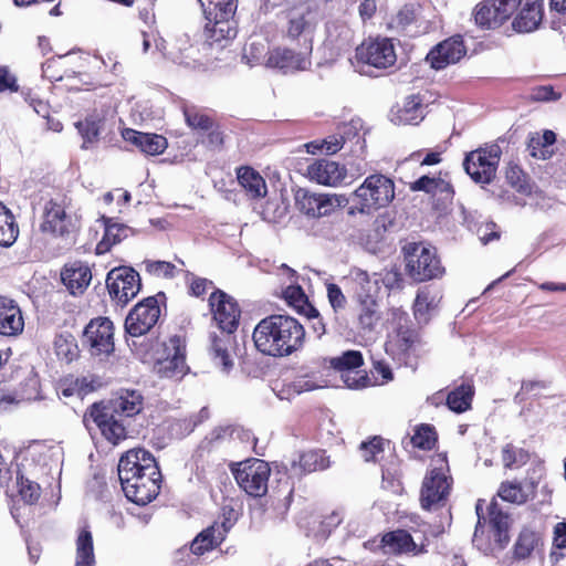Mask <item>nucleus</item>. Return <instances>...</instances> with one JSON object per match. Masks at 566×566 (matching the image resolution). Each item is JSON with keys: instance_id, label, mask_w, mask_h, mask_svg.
<instances>
[{"instance_id": "1", "label": "nucleus", "mask_w": 566, "mask_h": 566, "mask_svg": "<svg viewBox=\"0 0 566 566\" xmlns=\"http://www.w3.org/2000/svg\"><path fill=\"white\" fill-rule=\"evenodd\" d=\"M144 409V397L137 390L122 389L108 403L95 402L84 413L83 422L87 430L92 423L113 444L128 437V422Z\"/></svg>"}, {"instance_id": "2", "label": "nucleus", "mask_w": 566, "mask_h": 566, "mask_svg": "<svg viewBox=\"0 0 566 566\" xmlns=\"http://www.w3.org/2000/svg\"><path fill=\"white\" fill-rule=\"evenodd\" d=\"M118 478L128 501L150 503L159 493L161 473L154 455L145 449H132L120 457Z\"/></svg>"}, {"instance_id": "3", "label": "nucleus", "mask_w": 566, "mask_h": 566, "mask_svg": "<svg viewBox=\"0 0 566 566\" xmlns=\"http://www.w3.org/2000/svg\"><path fill=\"white\" fill-rule=\"evenodd\" d=\"M252 338L260 353L272 357H285L304 346L305 329L290 315L273 314L258 323Z\"/></svg>"}, {"instance_id": "4", "label": "nucleus", "mask_w": 566, "mask_h": 566, "mask_svg": "<svg viewBox=\"0 0 566 566\" xmlns=\"http://www.w3.org/2000/svg\"><path fill=\"white\" fill-rule=\"evenodd\" d=\"M203 10L206 25L203 36L210 46L223 48L237 35L234 14L238 0H198Z\"/></svg>"}, {"instance_id": "5", "label": "nucleus", "mask_w": 566, "mask_h": 566, "mask_svg": "<svg viewBox=\"0 0 566 566\" xmlns=\"http://www.w3.org/2000/svg\"><path fill=\"white\" fill-rule=\"evenodd\" d=\"M394 198V181L381 174L370 175L353 192L352 200L356 205L349 209L348 213L370 214L380 208L387 207Z\"/></svg>"}, {"instance_id": "6", "label": "nucleus", "mask_w": 566, "mask_h": 566, "mask_svg": "<svg viewBox=\"0 0 566 566\" xmlns=\"http://www.w3.org/2000/svg\"><path fill=\"white\" fill-rule=\"evenodd\" d=\"M406 270L416 282H424L441 276L443 266L436 250L422 242H409L402 248Z\"/></svg>"}, {"instance_id": "7", "label": "nucleus", "mask_w": 566, "mask_h": 566, "mask_svg": "<svg viewBox=\"0 0 566 566\" xmlns=\"http://www.w3.org/2000/svg\"><path fill=\"white\" fill-rule=\"evenodd\" d=\"M501 155L497 144L486 145L467 154L463 168L474 182L489 185L495 178Z\"/></svg>"}, {"instance_id": "8", "label": "nucleus", "mask_w": 566, "mask_h": 566, "mask_svg": "<svg viewBox=\"0 0 566 566\" xmlns=\"http://www.w3.org/2000/svg\"><path fill=\"white\" fill-rule=\"evenodd\" d=\"M238 485L250 496L261 497L268 492L271 469L268 462L249 459L231 468Z\"/></svg>"}, {"instance_id": "9", "label": "nucleus", "mask_w": 566, "mask_h": 566, "mask_svg": "<svg viewBox=\"0 0 566 566\" xmlns=\"http://www.w3.org/2000/svg\"><path fill=\"white\" fill-rule=\"evenodd\" d=\"M348 202L349 199L345 195L316 193L302 188L295 193L296 208L312 218L329 216L336 209L347 206Z\"/></svg>"}, {"instance_id": "10", "label": "nucleus", "mask_w": 566, "mask_h": 566, "mask_svg": "<svg viewBox=\"0 0 566 566\" xmlns=\"http://www.w3.org/2000/svg\"><path fill=\"white\" fill-rule=\"evenodd\" d=\"M391 317L395 327L387 336L385 350L392 358L401 359L418 342V334L408 326L409 318L406 312L392 308Z\"/></svg>"}, {"instance_id": "11", "label": "nucleus", "mask_w": 566, "mask_h": 566, "mask_svg": "<svg viewBox=\"0 0 566 566\" xmlns=\"http://www.w3.org/2000/svg\"><path fill=\"white\" fill-rule=\"evenodd\" d=\"M106 286L113 300L120 305H126L140 291L139 273L127 266L113 269L107 274Z\"/></svg>"}, {"instance_id": "12", "label": "nucleus", "mask_w": 566, "mask_h": 566, "mask_svg": "<svg viewBox=\"0 0 566 566\" xmlns=\"http://www.w3.org/2000/svg\"><path fill=\"white\" fill-rule=\"evenodd\" d=\"M452 479L442 469L430 470L421 485L420 503L423 510H437L446 505Z\"/></svg>"}, {"instance_id": "13", "label": "nucleus", "mask_w": 566, "mask_h": 566, "mask_svg": "<svg viewBox=\"0 0 566 566\" xmlns=\"http://www.w3.org/2000/svg\"><path fill=\"white\" fill-rule=\"evenodd\" d=\"M83 344L93 356L111 355L115 349L113 322L107 317L92 319L84 329Z\"/></svg>"}, {"instance_id": "14", "label": "nucleus", "mask_w": 566, "mask_h": 566, "mask_svg": "<svg viewBox=\"0 0 566 566\" xmlns=\"http://www.w3.org/2000/svg\"><path fill=\"white\" fill-rule=\"evenodd\" d=\"M160 316V308L157 298L146 297L134 306L125 319V331L133 337L148 333Z\"/></svg>"}, {"instance_id": "15", "label": "nucleus", "mask_w": 566, "mask_h": 566, "mask_svg": "<svg viewBox=\"0 0 566 566\" xmlns=\"http://www.w3.org/2000/svg\"><path fill=\"white\" fill-rule=\"evenodd\" d=\"M356 59L376 69H387L395 64L397 55L390 39L377 38L361 43L356 49Z\"/></svg>"}, {"instance_id": "16", "label": "nucleus", "mask_w": 566, "mask_h": 566, "mask_svg": "<svg viewBox=\"0 0 566 566\" xmlns=\"http://www.w3.org/2000/svg\"><path fill=\"white\" fill-rule=\"evenodd\" d=\"M306 42L307 44L304 50L297 53L286 48H276L269 51V55L265 60V66L270 69H277L284 74L307 70L312 64L311 53L313 45L307 39Z\"/></svg>"}, {"instance_id": "17", "label": "nucleus", "mask_w": 566, "mask_h": 566, "mask_svg": "<svg viewBox=\"0 0 566 566\" xmlns=\"http://www.w3.org/2000/svg\"><path fill=\"white\" fill-rule=\"evenodd\" d=\"M40 229L44 233L69 239L76 232V224L61 203L49 200L44 205L43 221Z\"/></svg>"}, {"instance_id": "18", "label": "nucleus", "mask_w": 566, "mask_h": 566, "mask_svg": "<svg viewBox=\"0 0 566 566\" xmlns=\"http://www.w3.org/2000/svg\"><path fill=\"white\" fill-rule=\"evenodd\" d=\"M428 539L415 538L406 530H395L382 535L380 548L385 554H411L420 555L427 552Z\"/></svg>"}, {"instance_id": "19", "label": "nucleus", "mask_w": 566, "mask_h": 566, "mask_svg": "<svg viewBox=\"0 0 566 566\" xmlns=\"http://www.w3.org/2000/svg\"><path fill=\"white\" fill-rule=\"evenodd\" d=\"M209 305L219 329L228 332L237 331L241 312L237 302L231 296L217 290L210 295Z\"/></svg>"}, {"instance_id": "20", "label": "nucleus", "mask_w": 566, "mask_h": 566, "mask_svg": "<svg viewBox=\"0 0 566 566\" xmlns=\"http://www.w3.org/2000/svg\"><path fill=\"white\" fill-rule=\"evenodd\" d=\"M167 356L158 359L155 369L160 377H182L186 374V347L179 336H172L165 345Z\"/></svg>"}, {"instance_id": "21", "label": "nucleus", "mask_w": 566, "mask_h": 566, "mask_svg": "<svg viewBox=\"0 0 566 566\" xmlns=\"http://www.w3.org/2000/svg\"><path fill=\"white\" fill-rule=\"evenodd\" d=\"M234 332L219 331L210 334L209 353L216 366L222 371L229 373L233 365V353L235 345Z\"/></svg>"}, {"instance_id": "22", "label": "nucleus", "mask_w": 566, "mask_h": 566, "mask_svg": "<svg viewBox=\"0 0 566 566\" xmlns=\"http://www.w3.org/2000/svg\"><path fill=\"white\" fill-rule=\"evenodd\" d=\"M465 54L461 36H452L436 45L427 55L431 67L442 70L449 64L457 63Z\"/></svg>"}, {"instance_id": "23", "label": "nucleus", "mask_w": 566, "mask_h": 566, "mask_svg": "<svg viewBox=\"0 0 566 566\" xmlns=\"http://www.w3.org/2000/svg\"><path fill=\"white\" fill-rule=\"evenodd\" d=\"M307 177L319 185L335 187L346 178V168L336 161L317 159L307 166Z\"/></svg>"}, {"instance_id": "24", "label": "nucleus", "mask_w": 566, "mask_h": 566, "mask_svg": "<svg viewBox=\"0 0 566 566\" xmlns=\"http://www.w3.org/2000/svg\"><path fill=\"white\" fill-rule=\"evenodd\" d=\"M410 189L412 191H424L430 195L434 199L437 207H444L451 203L454 196V190L450 181L440 177L431 178L422 176L410 185Z\"/></svg>"}, {"instance_id": "25", "label": "nucleus", "mask_w": 566, "mask_h": 566, "mask_svg": "<svg viewBox=\"0 0 566 566\" xmlns=\"http://www.w3.org/2000/svg\"><path fill=\"white\" fill-rule=\"evenodd\" d=\"M231 526L232 524L228 518L222 523L216 522L211 526L201 531L191 542L190 548L192 553L198 557L219 546L223 542L226 534Z\"/></svg>"}, {"instance_id": "26", "label": "nucleus", "mask_w": 566, "mask_h": 566, "mask_svg": "<svg viewBox=\"0 0 566 566\" xmlns=\"http://www.w3.org/2000/svg\"><path fill=\"white\" fill-rule=\"evenodd\" d=\"M24 319L15 301L0 295V334L17 336L23 332Z\"/></svg>"}, {"instance_id": "27", "label": "nucleus", "mask_w": 566, "mask_h": 566, "mask_svg": "<svg viewBox=\"0 0 566 566\" xmlns=\"http://www.w3.org/2000/svg\"><path fill=\"white\" fill-rule=\"evenodd\" d=\"M316 24V12L310 7H302L290 12L287 35L292 39L303 36L304 46L306 39L312 42V32Z\"/></svg>"}, {"instance_id": "28", "label": "nucleus", "mask_w": 566, "mask_h": 566, "mask_svg": "<svg viewBox=\"0 0 566 566\" xmlns=\"http://www.w3.org/2000/svg\"><path fill=\"white\" fill-rule=\"evenodd\" d=\"M489 526L494 541V546L503 549L510 542V516L500 510L496 501L489 505Z\"/></svg>"}, {"instance_id": "29", "label": "nucleus", "mask_w": 566, "mask_h": 566, "mask_svg": "<svg viewBox=\"0 0 566 566\" xmlns=\"http://www.w3.org/2000/svg\"><path fill=\"white\" fill-rule=\"evenodd\" d=\"M537 483L534 480H524L523 482H502L497 495L510 503L524 504L533 499L536 493Z\"/></svg>"}, {"instance_id": "30", "label": "nucleus", "mask_w": 566, "mask_h": 566, "mask_svg": "<svg viewBox=\"0 0 566 566\" xmlns=\"http://www.w3.org/2000/svg\"><path fill=\"white\" fill-rule=\"evenodd\" d=\"M123 137L147 155H159L167 148V139L157 134L142 133L134 129H125Z\"/></svg>"}, {"instance_id": "31", "label": "nucleus", "mask_w": 566, "mask_h": 566, "mask_svg": "<svg viewBox=\"0 0 566 566\" xmlns=\"http://www.w3.org/2000/svg\"><path fill=\"white\" fill-rule=\"evenodd\" d=\"M424 118V106L419 95L406 97L402 106L391 111V122L398 125H418Z\"/></svg>"}, {"instance_id": "32", "label": "nucleus", "mask_w": 566, "mask_h": 566, "mask_svg": "<svg viewBox=\"0 0 566 566\" xmlns=\"http://www.w3.org/2000/svg\"><path fill=\"white\" fill-rule=\"evenodd\" d=\"M63 284L75 295L83 293L92 280V273L87 265L74 262L65 265L61 273Z\"/></svg>"}, {"instance_id": "33", "label": "nucleus", "mask_w": 566, "mask_h": 566, "mask_svg": "<svg viewBox=\"0 0 566 566\" xmlns=\"http://www.w3.org/2000/svg\"><path fill=\"white\" fill-rule=\"evenodd\" d=\"M543 19V2L533 1L526 3L513 21V28L517 32L528 33L536 30Z\"/></svg>"}, {"instance_id": "34", "label": "nucleus", "mask_w": 566, "mask_h": 566, "mask_svg": "<svg viewBox=\"0 0 566 566\" xmlns=\"http://www.w3.org/2000/svg\"><path fill=\"white\" fill-rule=\"evenodd\" d=\"M104 237L96 245V253L104 254L109 251L111 247L122 242L130 233L132 229L123 223L113 222V219L103 217Z\"/></svg>"}, {"instance_id": "35", "label": "nucleus", "mask_w": 566, "mask_h": 566, "mask_svg": "<svg viewBox=\"0 0 566 566\" xmlns=\"http://www.w3.org/2000/svg\"><path fill=\"white\" fill-rule=\"evenodd\" d=\"M237 178L251 198H262L266 195L268 188L265 180L253 168L240 167L237 171Z\"/></svg>"}, {"instance_id": "36", "label": "nucleus", "mask_w": 566, "mask_h": 566, "mask_svg": "<svg viewBox=\"0 0 566 566\" xmlns=\"http://www.w3.org/2000/svg\"><path fill=\"white\" fill-rule=\"evenodd\" d=\"M331 462L324 450H310L300 455L298 462L293 461L292 468L301 473H311L329 468Z\"/></svg>"}, {"instance_id": "37", "label": "nucleus", "mask_w": 566, "mask_h": 566, "mask_svg": "<svg viewBox=\"0 0 566 566\" xmlns=\"http://www.w3.org/2000/svg\"><path fill=\"white\" fill-rule=\"evenodd\" d=\"M19 227L12 212L0 202V245L11 247L18 239Z\"/></svg>"}, {"instance_id": "38", "label": "nucleus", "mask_w": 566, "mask_h": 566, "mask_svg": "<svg viewBox=\"0 0 566 566\" xmlns=\"http://www.w3.org/2000/svg\"><path fill=\"white\" fill-rule=\"evenodd\" d=\"M104 120L98 115H90L84 120L75 124L80 135L83 138L82 148L88 149L92 145L97 143Z\"/></svg>"}, {"instance_id": "39", "label": "nucleus", "mask_w": 566, "mask_h": 566, "mask_svg": "<svg viewBox=\"0 0 566 566\" xmlns=\"http://www.w3.org/2000/svg\"><path fill=\"white\" fill-rule=\"evenodd\" d=\"M94 546L93 536L87 527L80 531L76 538V560L75 566H94Z\"/></svg>"}, {"instance_id": "40", "label": "nucleus", "mask_w": 566, "mask_h": 566, "mask_svg": "<svg viewBox=\"0 0 566 566\" xmlns=\"http://www.w3.org/2000/svg\"><path fill=\"white\" fill-rule=\"evenodd\" d=\"M359 314L358 323L364 331L371 332L380 319L378 304L375 298L369 295L359 296Z\"/></svg>"}, {"instance_id": "41", "label": "nucleus", "mask_w": 566, "mask_h": 566, "mask_svg": "<svg viewBox=\"0 0 566 566\" xmlns=\"http://www.w3.org/2000/svg\"><path fill=\"white\" fill-rule=\"evenodd\" d=\"M474 390L471 384H462L448 394L447 405L450 410L461 413L470 409Z\"/></svg>"}, {"instance_id": "42", "label": "nucleus", "mask_w": 566, "mask_h": 566, "mask_svg": "<svg viewBox=\"0 0 566 566\" xmlns=\"http://www.w3.org/2000/svg\"><path fill=\"white\" fill-rule=\"evenodd\" d=\"M329 364L342 374H353L354 370H357L364 364V358L358 350H347L340 356L331 358Z\"/></svg>"}, {"instance_id": "43", "label": "nucleus", "mask_w": 566, "mask_h": 566, "mask_svg": "<svg viewBox=\"0 0 566 566\" xmlns=\"http://www.w3.org/2000/svg\"><path fill=\"white\" fill-rule=\"evenodd\" d=\"M231 426H219L213 428L199 443L198 451H207L218 448L228 440H231Z\"/></svg>"}, {"instance_id": "44", "label": "nucleus", "mask_w": 566, "mask_h": 566, "mask_svg": "<svg viewBox=\"0 0 566 566\" xmlns=\"http://www.w3.org/2000/svg\"><path fill=\"white\" fill-rule=\"evenodd\" d=\"M184 116L187 125L192 129L208 132L213 126L212 118L193 106L185 107Z\"/></svg>"}, {"instance_id": "45", "label": "nucleus", "mask_w": 566, "mask_h": 566, "mask_svg": "<svg viewBox=\"0 0 566 566\" xmlns=\"http://www.w3.org/2000/svg\"><path fill=\"white\" fill-rule=\"evenodd\" d=\"M495 4L493 2H489V0H484L475 11L474 19L476 24L485 29H493L500 27L503 22L497 21V14L495 15L493 11L495 10Z\"/></svg>"}, {"instance_id": "46", "label": "nucleus", "mask_w": 566, "mask_h": 566, "mask_svg": "<svg viewBox=\"0 0 566 566\" xmlns=\"http://www.w3.org/2000/svg\"><path fill=\"white\" fill-rule=\"evenodd\" d=\"M530 459L527 451L507 443L502 450V461L505 468L513 469L524 465Z\"/></svg>"}, {"instance_id": "47", "label": "nucleus", "mask_w": 566, "mask_h": 566, "mask_svg": "<svg viewBox=\"0 0 566 566\" xmlns=\"http://www.w3.org/2000/svg\"><path fill=\"white\" fill-rule=\"evenodd\" d=\"M537 542L538 537L535 532L530 530L522 531L514 546L515 556L520 559L528 557Z\"/></svg>"}, {"instance_id": "48", "label": "nucleus", "mask_w": 566, "mask_h": 566, "mask_svg": "<svg viewBox=\"0 0 566 566\" xmlns=\"http://www.w3.org/2000/svg\"><path fill=\"white\" fill-rule=\"evenodd\" d=\"M437 441L434 428L429 424L418 427L411 437V442L416 448L431 450Z\"/></svg>"}, {"instance_id": "49", "label": "nucleus", "mask_w": 566, "mask_h": 566, "mask_svg": "<svg viewBox=\"0 0 566 566\" xmlns=\"http://www.w3.org/2000/svg\"><path fill=\"white\" fill-rule=\"evenodd\" d=\"M505 179L507 184H510L518 192L526 193L531 191L525 172L516 164L510 163L507 165L505 169Z\"/></svg>"}, {"instance_id": "50", "label": "nucleus", "mask_w": 566, "mask_h": 566, "mask_svg": "<svg viewBox=\"0 0 566 566\" xmlns=\"http://www.w3.org/2000/svg\"><path fill=\"white\" fill-rule=\"evenodd\" d=\"M17 485L18 491L21 499L28 503L33 504L40 497V485L29 479H25L23 475L18 474L17 476Z\"/></svg>"}, {"instance_id": "51", "label": "nucleus", "mask_w": 566, "mask_h": 566, "mask_svg": "<svg viewBox=\"0 0 566 566\" xmlns=\"http://www.w3.org/2000/svg\"><path fill=\"white\" fill-rule=\"evenodd\" d=\"M357 123L352 122L349 124H345L342 127V134L339 136H329L324 140L323 147L325 148L327 154H335L339 149H342L345 139L349 136L353 130L357 129Z\"/></svg>"}, {"instance_id": "52", "label": "nucleus", "mask_w": 566, "mask_h": 566, "mask_svg": "<svg viewBox=\"0 0 566 566\" xmlns=\"http://www.w3.org/2000/svg\"><path fill=\"white\" fill-rule=\"evenodd\" d=\"M269 55L266 52L265 44L262 42H251L244 48L243 57L251 66L256 64H265V60Z\"/></svg>"}, {"instance_id": "53", "label": "nucleus", "mask_w": 566, "mask_h": 566, "mask_svg": "<svg viewBox=\"0 0 566 566\" xmlns=\"http://www.w3.org/2000/svg\"><path fill=\"white\" fill-rule=\"evenodd\" d=\"M416 19V10L412 4L403 6L395 17L391 18L389 27L394 29H405Z\"/></svg>"}, {"instance_id": "54", "label": "nucleus", "mask_w": 566, "mask_h": 566, "mask_svg": "<svg viewBox=\"0 0 566 566\" xmlns=\"http://www.w3.org/2000/svg\"><path fill=\"white\" fill-rule=\"evenodd\" d=\"M384 439L380 437H374L369 441H364L360 443L359 451L361 453L363 459L366 462L376 461L377 454L382 452Z\"/></svg>"}, {"instance_id": "55", "label": "nucleus", "mask_w": 566, "mask_h": 566, "mask_svg": "<svg viewBox=\"0 0 566 566\" xmlns=\"http://www.w3.org/2000/svg\"><path fill=\"white\" fill-rule=\"evenodd\" d=\"M522 0H489V2H493L495 6V10L493 13L497 14V21L505 22L513 12L517 9Z\"/></svg>"}, {"instance_id": "56", "label": "nucleus", "mask_w": 566, "mask_h": 566, "mask_svg": "<svg viewBox=\"0 0 566 566\" xmlns=\"http://www.w3.org/2000/svg\"><path fill=\"white\" fill-rule=\"evenodd\" d=\"M283 296L290 305L296 308H301L307 303L304 291L300 285L291 284L284 290Z\"/></svg>"}, {"instance_id": "57", "label": "nucleus", "mask_w": 566, "mask_h": 566, "mask_svg": "<svg viewBox=\"0 0 566 566\" xmlns=\"http://www.w3.org/2000/svg\"><path fill=\"white\" fill-rule=\"evenodd\" d=\"M327 297L335 313L345 308L347 301L344 293L342 292L340 287L337 284H327Z\"/></svg>"}, {"instance_id": "58", "label": "nucleus", "mask_w": 566, "mask_h": 566, "mask_svg": "<svg viewBox=\"0 0 566 566\" xmlns=\"http://www.w3.org/2000/svg\"><path fill=\"white\" fill-rule=\"evenodd\" d=\"M146 269L150 274L157 276L174 277L176 266L167 261H148Z\"/></svg>"}, {"instance_id": "59", "label": "nucleus", "mask_w": 566, "mask_h": 566, "mask_svg": "<svg viewBox=\"0 0 566 566\" xmlns=\"http://www.w3.org/2000/svg\"><path fill=\"white\" fill-rule=\"evenodd\" d=\"M321 387L322 385L317 381V379L314 376L308 375L298 376L292 382V388L297 394L311 391Z\"/></svg>"}, {"instance_id": "60", "label": "nucleus", "mask_w": 566, "mask_h": 566, "mask_svg": "<svg viewBox=\"0 0 566 566\" xmlns=\"http://www.w3.org/2000/svg\"><path fill=\"white\" fill-rule=\"evenodd\" d=\"M562 96L560 93H556L554 87L551 85L534 87L531 92V98L537 102H551L557 101Z\"/></svg>"}, {"instance_id": "61", "label": "nucleus", "mask_w": 566, "mask_h": 566, "mask_svg": "<svg viewBox=\"0 0 566 566\" xmlns=\"http://www.w3.org/2000/svg\"><path fill=\"white\" fill-rule=\"evenodd\" d=\"M527 149L531 156L538 159H546L552 155V151L546 149V147L541 143L538 133H535L530 137Z\"/></svg>"}, {"instance_id": "62", "label": "nucleus", "mask_w": 566, "mask_h": 566, "mask_svg": "<svg viewBox=\"0 0 566 566\" xmlns=\"http://www.w3.org/2000/svg\"><path fill=\"white\" fill-rule=\"evenodd\" d=\"M231 440L239 441L244 446L254 444L256 439L254 434L242 427L231 426Z\"/></svg>"}, {"instance_id": "63", "label": "nucleus", "mask_w": 566, "mask_h": 566, "mask_svg": "<svg viewBox=\"0 0 566 566\" xmlns=\"http://www.w3.org/2000/svg\"><path fill=\"white\" fill-rule=\"evenodd\" d=\"M195 556L191 548L181 547L175 552L174 564L175 566H189L196 560Z\"/></svg>"}, {"instance_id": "64", "label": "nucleus", "mask_w": 566, "mask_h": 566, "mask_svg": "<svg viewBox=\"0 0 566 566\" xmlns=\"http://www.w3.org/2000/svg\"><path fill=\"white\" fill-rule=\"evenodd\" d=\"M553 547L556 549L566 548V522H559L554 526Z\"/></svg>"}]
</instances>
